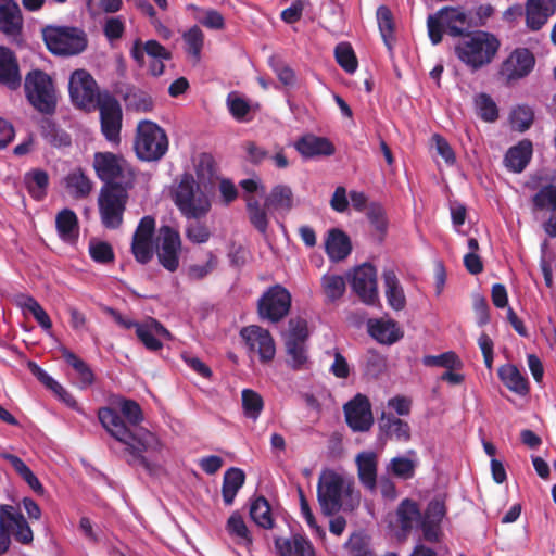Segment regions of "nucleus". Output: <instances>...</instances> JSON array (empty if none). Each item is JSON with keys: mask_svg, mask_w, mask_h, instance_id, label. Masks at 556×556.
<instances>
[{"mask_svg": "<svg viewBox=\"0 0 556 556\" xmlns=\"http://www.w3.org/2000/svg\"><path fill=\"white\" fill-rule=\"evenodd\" d=\"M98 419L108 433L125 445L128 465L141 466L151 476L157 473L160 465L144 453L160 452L161 443L154 433L140 427L143 412L138 402L117 396L110 406L99 408Z\"/></svg>", "mask_w": 556, "mask_h": 556, "instance_id": "obj_1", "label": "nucleus"}, {"mask_svg": "<svg viewBox=\"0 0 556 556\" xmlns=\"http://www.w3.org/2000/svg\"><path fill=\"white\" fill-rule=\"evenodd\" d=\"M501 47L498 38L489 31L471 30L455 43L457 59L472 72L489 65Z\"/></svg>", "mask_w": 556, "mask_h": 556, "instance_id": "obj_2", "label": "nucleus"}, {"mask_svg": "<svg viewBox=\"0 0 556 556\" xmlns=\"http://www.w3.org/2000/svg\"><path fill=\"white\" fill-rule=\"evenodd\" d=\"M173 200L181 215L188 219L205 217L211 210L207 194L201 190L193 176L185 173L173 192Z\"/></svg>", "mask_w": 556, "mask_h": 556, "instance_id": "obj_3", "label": "nucleus"}, {"mask_svg": "<svg viewBox=\"0 0 556 556\" xmlns=\"http://www.w3.org/2000/svg\"><path fill=\"white\" fill-rule=\"evenodd\" d=\"M41 33L47 49L54 55H77L88 45L86 33L78 27L47 25Z\"/></svg>", "mask_w": 556, "mask_h": 556, "instance_id": "obj_4", "label": "nucleus"}, {"mask_svg": "<svg viewBox=\"0 0 556 556\" xmlns=\"http://www.w3.org/2000/svg\"><path fill=\"white\" fill-rule=\"evenodd\" d=\"M427 27L432 45H439L443 34L460 39L462 36L471 31L468 15L462 9L453 7L442 8L435 14L429 15Z\"/></svg>", "mask_w": 556, "mask_h": 556, "instance_id": "obj_5", "label": "nucleus"}, {"mask_svg": "<svg viewBox=\"0 0 556 556\" xmlns=\"http://www.w3.org/2000/svg\"><path fill=\"white\" fill-rule=\"evenodd\" d=\"M11 535L23 545H30L34 533L18 507L0 505V556L4 555L11 546Z\"/></svg>", "mask_w": 556, "mask_h": 556, "instance_id": "obj_6", "label": "nucleus"}, {"mask_svg": "<svg viewBox=\"0 0 556 556\" xmlns=\"http://www.w3.org/2000/svg\"><path fill=\"white\" fill-rule=\"evenodd\" d=\"M28 102L42 114L51 115L56 109V94L52 78L42 70L29 71L24 79Z\"/></svg>", "mask_w": 556, "mask_h": 556, "instance_id": "obj_7", "label": "nucleus"}, {"mask_svg": "<svg viewBox=\"0 0 556 556\" xmlns=\"http://www.w3.org/2000/svg\"><path fill=\"white\" fill-rule=\"evenodd\" d=\"M134 187L116 185L102 186L98 197L100 219L104 228L118 229L124 222V213Z\"/></svg>", "mask_w": 556, "mask_h": 556, "instance_id": "obj_8", "label": "nucleus"}, {"mask_svg": "<svg viewBox=\"0 0 556 556\" xmlns=\"http://www.w3.org/2000/svg\"><path fill=\"white\" fill-rule=\"evenodd\" d=\"M93 167L103 186L134 187L136 174L131 165L121 155L112 152H97Z\"/></svg>", "mask_w": 556, "mask_h": 556, "instance_id": "obj_9", "label": "nucleus"}, {"mask_svg": "<svg viewBox=\"0 0 556 556\" xmlns=\"http://www.w3.org/2000/svg\"><path fill=\"white\" fill-rule=\"evenodd\" d=\"M165 130L152 121H141L137 126L135 150L137 156L147 162L160 161L168 150Z\"/></svg>", "mask_w": 556, "mask_h": 556, "instance_id": "obj_10", "label": "nucleus"}, {"mask_svg": "<svg viewBox=\"0 0 556 556\" xmlns=\"http://www.w3.org/2000/svg\"><path fill=\"white\" fill-rule=\"evenodd\" d=\"M351 483L345 485L344 478L336 471L329 470L319 477L317 485V500L325 516H333L342 508V494L349 492Z\"/></svg>", "mask_w": 556, "mask_h": 556, "instance_id": "obj_11", "label": "nucleus"}, {"mask_svg": "<svg viewBox=\"0 0 556 556\" xmlns=\"http://www.w3.org/2000/svg\"><path fill=\"white\" fill-rule=\"evenodd\" d=\"M291 303L292 296L287 288L274 285L257 301L258 317L273 324L279 323L289 314Z\"/></svg>", "mask_w": 556, "mask_h": 556, "instance_id": "obj_12", "label": "nucleus"}, {"mask_svg": "<svg viewBox=\"0 0 556 556\" xmlns=\"http://www.w3.org/2000/svg\"><path fill=\"white\" fill-rule=\"evenodd\" d=\"M101 132L104 138L115 144L121 142L123 110L118 100L105 91L98 97Z\"/></svg>", "mask_w": 556, "mask_h": 556, "instance_id": "obj_13", "label": "nucleus"}, {"mask_svg": "<svg viewBox=\"0 0 556 556\" xmlns=\"http://www.w3.org/2000/svg\"><path fill=\"white\" fill-rule=\"evenodd\" d=\"M156 254L159 263L168 271L175 273L179 267L181 238L177 229L169 225L159 228Z\"/></svg>", "mask_w": 556, "mask_h": 556, "instance_id": "obj_14", "label": "nucleus"}, {"mask_svg": "<svg viewBox=\"0 0 556 556\" xmlns=\"http://www.w3.org/2000/svg\"><path fill=\"white\" fill-rule=\"evenodd\" d=\"M144 54L153 59L150 63V73L157 77L164 73V61L172 59V53L157 40L150 39L144 43L140 39H136L130 49V55L138 66L144 65Z\"/></svg>", "mask_w": 556, "mask_h": 556, "instance_id": "obj_15", "label": "nucleus"}, {"mask_svg": "<svg viewBox=\"0 0 556 556\" xmlns=\"http://www.w3.org/2000/svg\"><path fill=\"white\" fill-rule=\"evenodd\" d=\"M70 96L73 103L79 108H89L98 102L97 83L86 70H76L72 73L68 84Z\"/></svg>", "mask_w": 556, "mask_h": 556, "instance_id": "obj_16", "label": "nucleus"}, {"mask_svg": "<svg viewBox=\"0 0 556 556\" xmlns=\"http://www.w3.org/2000/svg\"><path fill=\"white\" fill-rule=\"evenodd\" d=\"M240 336L248 345L249 351L258 355L261 363L266 364L274 359L276 346L267 329L257 325H251L242 328Z\"/></svg>", "mask_w": 556, "mask_h": 556, "instance_id": "obj_17", "label": "nucleus"}, {"mask_svg": "<svg viewBox=\"0 0 556 556\" xmlns=\"http://www.w3.org/2000/svg\"><path fill=\"white\" fill-rule=\"evenodd\" d=\"M351 287L363 303L376 305L379 302L377 270L371 264L364 263L354 269Z\"/></svg>", "mask_w": 556, "mask_h": 556, "instance_id": "obj_18", "label": "nucleus"}, {"mask_svg": "<svg viewBox=\"0 0 556 556\" xmlns=\"http://www.w3.org/2000/svg\"><path fill=\"white\" fill-rule=\"evenodd\" d=\"M345 421L348 426L355 432L368 431L372 424L371 404L368 397L362 393H357L343 406Z\"/></svg>", "mask_w": 556, "mask_h": 556, "instance_id": "obj_19", "label": "nucleus"}, {"mask_svg": "<svg viewBox=\"0 0 556 556\" xmlns=\"http://www.w3.org/2000/svg\"><path fill=\"white\" fill-rule=\"evenodd\" d=\"M535 63L533 54L526 48L514 50L502 63L501 75L508 81L527 76Z\"/></svg>", "mask_w": 556, "mask_h": 556, "instance_id": "obj_20", "label": "nucleus"}, {"mask_svg": "<svg viewBox=\"0 0 556 556\" xmlns=\"http://www.w3.org/2000/svg\"><path fill=\"white\" fill-rule=\"evenodd\" d=\"M138 340L149 351L156 352L163 348L162 340H169L170 332L155 318L149 317L137 327Z\"/></svg>", "mask_w": 556, "mask_h": 556, "instance_id": "obj_21", "label": "nucleus"}, {"mask_svg": "<svg viewBox=\"0 0 556 556\" xmlns=\"http://www.w3.org/2000/svg\"><path fill=\"white\" fill-rule=\"evenodd\" d=\"M555 13L556 0H527L525 9L526 26L532 31H538Z\"/></svg>", "mask_w": 556, "mask_h": 556, "instance_id": "obj_22", "label": "nucleus"}, {"mask_svg": "<svg viewBox=\"0 0 556 556\" xmlns=\"http://www.w3.org/2000/svg\"><path fill=\"white\" fill-rule=\"evenodd\" d=\"M0 85L10 90H17L22 85L20 65L15 53L0 46Z\"/></svg>", "mask_w": 556, "mask_h": 556, "instance_id": "obj_23", "label": "nucleus"}, {"mask_svg": "<svg viewBox=\"0 0 556 556\" xmlns=\"http://www.w3.org/2000/svg\"><path fill=\"white\" fill-rule=\"evenodd\" d=\"M294 147L304 159L330 156L336 152L333 143L328 138L314 135L301 137Z\"/></svg>", "mask_w": 556, "mask_h": 556, "instance_id": "obj_24", "label": "nucleus"}, {"mask_svg": "<svg viewBox=\"0 0 556 556\" xmlns=\"http://www.w3.org/2000/svg\"><path fill=\"white\" fill-rule=\"evenodd\" d=\"M325 252L332 262L345 260L352 252L350 237L339 228L329 229L325 240Z\"/></svg>", "mask_w": 556, "mask_h": 556, "instance_id": "obj_25", "label": "nucleus"}, {"mask_svg": "<svg viewBox=\"0 0 556 556\" xmlns=\"http://www.w3.org/2000/svg\"><path fill=\"white\" fill-rule=\"evenodd\" d=\"M22 27L23 17L18 4L14 0H0V31L17 36Z\"/></svg>", "mask_w": 556, "mask_h": 556, "instance_id": "obj_26", "label": "nucleus"}, {"mask_svg": "<svg viewBox=\"0 0 556 556\" xmlns=\"http://www.w3.org/2000/svg\"><path fill=\"white\" fill-rule=\"evenodd\" d=\"M275 548L279 556H315L312 543L301 534H293L290 538H276Z\"/></svg>", "mask_w": 556, "mask_h": 556, "instance_id": "obj_27", "label": "nucleus"}, {"mask_svg": "<svg viewBox=\"0 0 556 556\" xmlns=\"http://www.w3.org/2000/svg\"><path fill=\"white\" fill-rule=\"evenodd\" d=\"M357 475L362 485L370 491L377 486V455L374 452H362L355 458Z\"/></svg>", "mask_w": 556, "mask_h": 556, "instance_id": "obj_28", "label": "nucleus"}, {"mask_svg": "<svg viewBox=\"0 0 556 556\" xmlns=\"http://www.w3.org/2000/svg\"><path fill=\"white\" fill-rule=\"evenodd\" d=\"M533 153L532 142L523 139L508 149L505 154V165L514 173H521L529 164Z\"/></svg>", "mask_w": 556, "mask_h": 556, "instance_id": "obj_29", "label": "nucleus"}, {"mask_svg": "<svg viewBox=\"0 0 556 556\" xmlns=\"http://www.w3.org/2000/svg\"><path fill=\"white\" fill-rule=\"evenodd\" d=\"M55 227L62 241L74 244L79 237V224L77 215L70 208H63L56 214Z\"/></svg>", "mask_w": 556, "mask_h": 556, "instance_id": "obj_30", "label": "nucleus"}, {"mask_svg": "<svg viewBox=\"0 0 556 556\" xmlns=\"http://www.w3.org/2000/svg\"><path fill=\"white\" fill-rule=\"evenodd\" d=\"M265 207L270 213L285 212L288 213L293 207V192L287 185H276L264 199Z\"/></svg>", "mask_w": 556, "mask_h": 556, "instance_id": "obj_31", "label": "nucleus"}, {"mask_svg": "<svg viewBox=\"0 0 556 556\" xmlns=\"http://www.w3.org/2000/svg\"><path fill=\"white\" fill-rule=\"evenodd\" d=\"M24 185L29 195L36 201H42L48 194L49 175L41 168H33L24 174Z\"/></svg>", "mask_w": 556, "mask_h": 556, "instance_id": "obj_32", "label": "nucleus"}, {"mask_svg": "<svg viewBox=\"0 0 556 556\" xmlns=\"http://www.w3.org/2000/svg\"><path fill=\"white\" fill-rule=\"evenodd\" d=\"M379 429L387 437L396 441L407 442L410 439L409 425L393 414L382 413L379 419Z\"/></svg>", "mask_w": 556, "mask_h": 556, "instance_id": "obj_33", "label": "nucleus"}, {"mask_svg": "<svg viewBox=\"0 0 556 556\" xmlns=\"http://www.w3.org/2000/svg\"><path fill=\"white\" fill-rule=\"evenodd\" d=\"M368 332L374 339L383 344H393L403 336L393 320H370L368 323Z\"/></svg>", "mask_w": 556, "mask_h": 556, "instance_id": "obj_34", "label": "nucleus"}, {"mask_svg": "<svg viewBox=\"0 0 556 556\" xmlns=\"http://www.w3.org/2000/svg\"><path fill=\"white\" fill-rule=\"evenodd\" d=\"M497 374L501 381L510 391L519 395H526L529 392L528 380L521 375L517 366L511 364L502 365Z\"/></svg>", "mask_w": 556, "mask_h": 556, "instance_id": "obj_35", "label": "nucleus"}, {"mask_svg": "<svg viewBox=\"0 0 556 556\" xmlns=\"http://www.w3.org/2000/svg\"><path fill=\"white\" fill-rule=\"evenodd\" d=\"M15 304L21 307L25 314H31L42 329L50 330L52 328V321L48 313L34 296L23 293L17 294L15 296Z\"/></svg>", "mask_w": 556, "mask_h": 556, "instance_id": "obj_36", "label": "nucleus"}, {"mask_svg": "<svg viewBox=\"0 0 556 556\" xmlns=\"http://www.w3.org/2000/svg\"><path fill=\"white\" fill-rule=\"evenodd\" d=\"M245 473L242 469L231 467L224 473L222 495L225 505H232L238 491L243 486Z\"/></svg>", "mask_w": 556, "mask_h": 556, "instance_id": "obj_37", "label": "nucleus"}, {"mask_svg": "<svg viewBox=\"0 0 556 556\" xmlns=\"http://www.w3.org/2000/svg\"><path fill=\"white\" fill-rule=\"evenodd\" d=\"M383 282L388 304L393 309H403L406 305V298L394 270L388 269L383 271Z\"/></svg>", "mask_w": 556, "mask_h": 556, "instance_id": "obj_38", "label": "nucleus"}, {"mask_svg": "<svg viewBox=\"0 0 556 556\" xmlns=\"http://www.w3.org/2000/svg\"><path fill=\"white\" fill-rule=\"evenodd\" d=\"M396 516L401 530L407 534L414 526H418L422 514L416 502L406 498L399 505Z\"/></svg>", "mask_w": 556, "mask_h": 556, "instance_id": "obj_39", "label": "nucleus"}, {"mask_svg": "<svg viewBox=\"0 0 556 556\" xmlns=\"http://www.w3.org/2000/svg\"><path fill=\"white\" fill-rule=\"evenodd\" d=\"M61 354L65 362L76 371L79 387L81 389L90 387L94 381V375L89 365L67 348H62Z\"/></svg>", "mask_w": 556, "mask_h": 556, "instance_id": "obj_40", "label": "nucleus"}, {"mask_svg": "<svg viewBox=\"0 0 556 556\" xmlns=\"http://www.w3.org/2000/svg\"><path fill=\"white\" fill-rule=\"evenodd\" d=\"M2 457L10 463L16 473L28 484V486L38 495L45 493V488L33 472V470L25 464V462L13 454H2Z\"/></svg>", "mask_w": 556, "mask_h": 556, "instance_id": "obj_41", "label": "nucleus"}, {"mask_svg": "<svg viewBox=\"0 0 556 556\" xmlns=\"http://www.w3.org/2000/svg\"><path fill=\"white\" fill-rule=\"evenodd\" d=\"M244 200L250 223L257 231L265 235L269 224L268 208L265 207V203L262 205L253 195H245Z\"/></svg>", "mask_w": 556, "mask_h": 556, "instance_id": "obj_42", "label": "nucleus"}, {"mask_svg": "<svg viewBox=\"0 0 556 556\" xmlns=\"http://www.w3.org/2000/svg\"><path fill=\"white\" fill-rule=\"evenodd\" d=\"M251 519L263 529H271L274 527V518L271 516V507L265 496H256L250 505Z\"/></svg>", "mask_w": 556, "mask_h": 556, "instance_id": "obj_43", "label": "nucleus"}, {"mask_svg": "<svg viewBox=\"0 0 556 556\" xmlns=\"http://www.w3.org/2000/svg\"><path fill=\"white\" fill-rule=\"evenodd\" d=\"M377 22L380 35L388 50L391 51L393 48V43L395 41L394 38V18L391 10L387 5H380L377 9Z\"/></svg>", "mask_w": 556, "mask_h": 556, "instance_id": "obj_44", "label": "nucleus"}, {"mask_svg": "<svg viewBox=\"0 0 556 556\" xmlns=\"http://www.w3.org/2000/svg\"><path fill=\"white\" fill-rule=\"evenodd\" d=\"M65 187L74 198L81 199L89 195L92 184L83 170L78 168L66 176Z\"/></svg>", "mask_w": 556, "mask_h": 556, "instance_id": "obj_45", "label": "nucleus"}, {"mask_svg": "<svg viewBox=\"0 0 556 556\" xmlns=\"http://www.w3.org/2000/svg\"><path fill=\"white\" fill-rule=\"evenodd\" d=\"M226 529L239 544L250 546L253 543L252 534L249 531L242 516L233 513L227 520Z\"/></svg>", "mask_w": 556, "mask_h": 556, "instance_id": "obj_46", "label": "nucleus"}, {"mask_svg": "<svg viewBox=\"0 0 556 556\" xmlns=\"http://www.w3.org/2000/svg\"><path fill=\"white\" fill-rule=\"evenodd\" d=\"M241 402L245 417L256 420L264 408V401L261 394L252 389H243Z\"/></svg>", "mask_w": 556, "mask_h": 556, "instance_id": "obj_47", "label": "nucleus"}, {"mask_svg": "<svg viewBox=\"0 0 556 556\" xmlns=\"http://www.w3.org/2000/svg\"><path fill=\"white\" fill-rule=\"evenodd\" d=\"M422 364L427 367H442L450 370L463 367V362L453 351H447L440 355H426L422 358Z\"/></svg>", "mask_w": 556, "mask_h": 556, "instance_id": "obj_48", "label": "nucleus"}, {"mask_svg": "<svg viewBox=\"0 0 556 556\" xmlns=\"http://www.w3.org/2000/svg\"><path fill=\"white\" fill-rule=\"evenodd\" d=\"M321 289L330 302L340 299L345 292V280L340 275L325 274L321 277Z\"/></svg>", "mask_w": 556, "mask_h": 556, "instance_id": "obj_49", "label": "nucleus"}, {"mask_svg": "<svg viewBox=\"0 0 556 556\" xmlns=\"http://www.w3.org/2000/svg\"><path fill=\"white\" fill-rule=\"evenodd\" d=\"M126 108L136 112H150L153 109L151 96L140 89H130L125 96Z\"/></svg>", "mask_w": 556, "mask_h": 556, "instance_id": "obj_50", "label": "nucleus"}, {"mask_svg": "<svg viewBox=\"0 0 556 556\" xmlns=\"http://www.w3.org/2000/svg\"><path fill=\"white\" fill-rule=\"evenodd\" d=\"M42 136L49 144L55 148L70 147L72 144L71 135L50 121L42 125Z\"/></svg>", "mask_w": 556, "mask_h": 556, "instance_id": "obj_51", "label": "nucleus"}, {"mask_svg": "<svg viewBox=\"0 0 556 556\" xmlns=\"http://www.w3.org/2000/svg\"><path fill=\"white\" fill-rule=\"evenodd\" d=\"M188 9L198 12L195 18L204 27L217 30L223 29L225 27L224 16L217 10H203L197 7L195 4H189Z\"/></svg>", "mask_w": 556, "mask_h": 556, "instance_id": "obj_52", "label": "nucleus"}, {"mask_svg": "<svg viewBox=\"0 0 556 556\" xmlns=\"http://www.w3.org/2000/svg\"><path fill=\"white\" fill-rule=\"evenodd\" d=\"M337 63L349 74H353L357 70V58L352 46L348 42H340L334 49Z\"/></svg>", "mask_w": 556, "mask_h": 556, "instance_id": "obj_53", "label": "nucleus"}, {"mask_svg": "<svg viewBox=\"0 0 556 556\" xmlns=\"http://www.w3.org/2000/svg\"><path fill=\"white\" fill-rule=\"evenodd\" d=\"M477 114L484 122H495L498 118V109L494 100L486 93H480L475 100Z\"/></svg>", "mask_w": 556, "mask_h": 556, "instance_id": "obj_54", "label": "nucleus"}, {"mask_svg": "<svg viewBox=\"0 0 556 556\" xmlns=\"http://www.w3.org/2000/svg\"><path fill=\"white\" fill-rule=\"evenodd\" d=\"M197 177L204 181L211 180L217 173V165L211 153L202 152L198 155L194 163Z\"/></svg>", "mask_w": 556, "mask_h": 556, "instance_id": "obj_55", "label": "nucleus"}, {"mask_svg": "<svg viewBox=\"0 0 556 556\" xmlns=\"http://www.w3.org/2000/svg\"><path fill=\"white\" fill-rule=\"evenodd\" d=\"M182 39L186 43V51L197 61L200 59L204 43V34L199 26H192L184 35Z\"/></svg>", "mask_w": 556, "mask_h": 556, "instance_id": "obj_56", "label": "nucleus"}, {"mask_svg": "<svg viewBox=\"0 0 556 556\" xmlns=\"http://www.w3.org/2000/svg\"><path fill=\"white\" fill-rule=\"evenodd\" d=\"M534 119L532 110L526 105H519L510 114L511 128L523 132L530 128Z\"/></svg>", "mask_w": 556, "mask_h": 556, "instance_id": "obj_57", "label": "nucleus"}, {"mask_svg": "<svg viewBox=\"0 0 556 556\" xmlns=\"http://www.w3.org/2000/svg\"><path fill=\"white\" fill-rule=\"evenodd\" d=\"M286 349L290 357L289 364L294 370H301L308 361L305 343L286 341Z\"/></svg>", "mask_w": 556, "mask_h": 556, "instance_id": "obj_58", "label": "nucleus"}, {"mask_svg": "<svg viewBox=\"0 0 556 556\" xmlns=\"http://www.w3.org/2000/svg\"><path fill=\"white\" fill-rule=\"evenodd\" d=\"M89 254L99 264H109L115 258L112 245L105 241L91 240L89 242Z\"/></svg>", "mask_w": 556, "mask_h": 556, "instance_id": "obj_59", "label": "nucleus"}, {"mask_svg": "<svg viewBox=\"0 0 556 556\" xmlns=\"http://www.w3.org/2000/svg\"><path fill=\"white\" fill-rule=\"evenodd\" d=\"M535 208L543 210L551 207L556 210V185L548 184L543 186L532 198Z\"/></svg>", "mask_w": 556, "mask_h": 556, "instance_id": "obj_60", "label": "nucleus"}, {"mask_svg": "<svg viewBox=\"0 0 556 556\" xmlns=\"http://www.w3.org/2000/svg\"><path fill=\"white\" fill-rule=\"evenodd\" d=\"M155 228V218L151 215L143 216L136 227L131 241H153Z\"/></svg>", "mask_w": 556, "mask_h": 556, "instance_id": "obj_61", "label": "nucleus"}, {"mask_svg": "<svg viewBox=\"0 0 556 556\" xmlns=\"http://www.w3.org/2000/svg\"><path fill=\"white\" fill-rule=\"evenodd\" d=\"M123 7L122 0H88L87 9L90 15L96 16L100 13H116Z\"/></svg>", "mask_w": 556, "mask_h": 556, "instance_id": "obj_62", "label": "nucleus"}, {"mask_svg": "<svg viewBox=\"0 0 556 556\" xmlns=\"http://www.w3.org/2000/svg\"><path fill=\"white\" fill-rule=\"evenodd\" d=\"M328 355L333 356V363L331 364L329 371L338 379H346L351 374L350 365L343 354L338 350L333 349L326 352Z\"/></svg>", "mask_w": 556, "mask_h": 556, "instance_id": "obj_63", "label": "nucleus"}, {"mask_svg": "<svg viewBox=\"0 0 556 556\" xmlns=\"http://www.w3.org/2000/svg\"><path fill=\"white\" fill-rule=\"evenodd\" d=\"M131 253L139 264H148L154 255L153 241H131Z\"/></svg>", "mask_w": 556, "mask_h": 556, "instance_id": "obj_64", "label": "nucleus"}]
</instances>
